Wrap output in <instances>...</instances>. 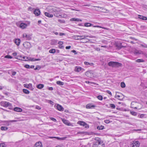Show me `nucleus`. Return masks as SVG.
I'll list each match as a JSON object with an SVG mask.
<instances>
[{
	"instance_id": "1",
	"label": "nucleus",
	"mask_w": 147,
	"mask_h": 147,
	"mask_svg": "<svg viewBox=\"0 0 147 147\" xmlns=\"http://www.w3.org/2000/svg\"><path fill=\"white\" fill-rule=\"evenodd\" d=\"M108 65L112 67H119L121 66V63L117 62L110 61L108 63Z\"/></svg>"
},
{
	"instance_id": "2",
	"label": "nucleus",
	"mask_w": 147,
	"mask_h": 147,
	"mask_svg": "<svg viewBox=\"0 0 147 147\" xmlns=\"http://www.w3.org/2000/svg\"><path fill=\"white\" fill-rule=\"evenodd\" d=\"M92 147H105V144L103 142H93Z\"/></svg>"
},
{
	"instance_id": "3",
	"label": "nucleus",
	"mask_w": 147,
	"mask_h": 147,
	"mask_svg": "<svg viewBox=\"0 0 147 147\" xmlns=\"http://www.w3.org/2000/svg\"><path fill=\"white\" fill-rule=\"evenodd\" d=\"M1 106L5 107H10L11 106V104L9 102L3 101L0 102Z\"/></svg>"
},
{
	"instance_id": "4",
	"label": "nucleus",
	"mask_w": 147,
	"mask_h": 147,
	"mask_svg": "<svg viewBox=\"0 0 147 147\" xmlns=\"http://www.w3.org/2000/svg\"><path fill=\"white\" fill-rule=\"evenodd\" d=\"M30 24V22H27V23H21L20 24L19 27L22 29H24L29 26Z\"/></svg>"
},
{
	"instance_id": "5",
	"label": "nucleus",
	"mask_w": 147,
	"mask_h": 147,
	"mask_svg": "<svg viewBox=\"0 0 147 147\" xmlns=\"http://www.w3.org/2000/svg\"><path fill=\"white\" fill-rule=\"evenodd\" d=\"M24 86L25 87L28 88L31 90H33L34 89V88L33 87L32 84L31 83H29L28 84H24Z\"/></svg>"
},
{
	"instance_id": "6",
	"label": "nucleus",
	"mask_w": 147,
	"mask_h": 147,
	"mask_svg": "<svg viewBox=\"0 0 147 147\" xmlns=\"http://www.w3.org/2000/svg\"><path fill=\"white\" fill-rule=\"evenodd\" d=\"M138 104H139L136 102H132L131 103V107L134 109H140L141 108H139L138 106H137L136 107H134V105H137Z\"/></svg>"
},
{
	"instance_id": "7",
	"label": "nucleus",
	"mask_w": 147,
	"mask_h": 147,
	"mask_svg": "<svg viewBox=\"0 0 147 147\" xmlns=\"http://www.w3.org/2000/svg\"><path fill=\"white\" fill-rule=\"evenodd\" d=\"M23 45L26 48H30L32 47L30 43L28 42H26L24 43Z\"/></svg>"
},
{
	"instance_id": "8",
	"label": "nucleus",
	"mask_w": 147,
	"mask_h": 147,
	"mask_svg": "<svg viewBox=\"0 0 147 147\" xmlns=\"http://www.w3.org/2000/svg\"><path fill=\"white\" fill-rule=\"evenodd\" d=\"M132 147H139L140 143L138 141H134L132 143Z\"/></svg>"
},
{
	"instance_id": "9",
	"label": "nucleus",
	"mask_w": 147,
	"mask_h": 147,
	"mask_svg": "<svg viewBox=\"0 0 147 147\" xmlns=\"http://www.w3.org/2000/svg\"><path fill=\"white\" fill-rule=\"evenodd\" d=\"M54 106L56 107V109L59 111H63L64 110V108L59 104H57L56 105H55Z\"/></svg>"
},
{
	"instance_id": "10",
	"label": "nucleus",
	"mask_w": 147,
	"mask_h": 147,
	"mask_svg": "<svg viewBox=\"0 0 147 147\" xmlns=\"http://www.w3.org/2000/svg\"><path fill=\"white\" fill-rule=\"evenodd\" d=\"M23 37L24 38H26L27 40H30L31 38L30 35H28L26 33L23 34Z\"/></svg>"
},
{
	"instance_id": "11",
	"label": "nucleus",
	"mask_w": 147,
	"mask_h": 147,
	"mask_svg": "<svg viewBox=\"0 0 147 147\" xmlns=\"http://www.w3.org/2000/svg\"><path fill=\"white\" fill-rule=\"evenodd\" d=\"M84 70V69L79 66H76L75 69V71L77 72H79L82 71Z\"/></svg>"
},
{
	"instance_id": "12",
	"label": "nucleus",
	"mask_w": 147,
	"mask_h": 147,
	"mask_svg": "<svg viewBox=\"0 0 147 147\" xmlns=\"http://www.w3.org/2000/svg\"><path fill=\"white\" fill-rule=\"evenodd\" d=\"M115 97L116 98H117L120 100H122L123 97V95L121 94H116L115 95Z\"/></svg>"
},
{
	"instance_id": "13",
	"label": "nucleus",
	"mask_w": 147,
	"mask_h": 147,
	"mask_svg": "<svg viewBox=\"0 0 147 147\" xmlns=\"http://www.w3.org/2000/svg\"><path fill=\"white\" fill-rule=\"evenodd\" d=\"M74 37H80V38H76V40H80V39H84L85 38L87 37V36H85V35H75Z\"/></svg>"
},
{
	"instance_id": "14",
	"label": "nucleus",
	"mask_w": 147,
	"mask_h": 147,
	"mask_svg": "<svg viewBox=\"0 0 147 147\" xmlns=\"http://www.w3.org/2000/svg\"><path fill=\"white\" fill-rule=\"evenodd\" d=\"M34 13L37 16H38L40 13V11L39 9H36L34 10Z\"/></svg>"
},
{
	"instance_id": "15",
	"label": "nucleus",
	"mask_w": 147,
	"mask_h": 147,
	"mask_svg": "<svg viewBox=\"0 0 147 147\" xmlns=\"http://www.w3.org/2000/svg\"><path fill=\"white\" fill-rule=\"evenodd\" d=\"M85 74L87 76L89 77L93 74V71L92 70H89L86 72Z\"/></svg>"
},
{
	"instance_id": "16",
	"label": "nucleus",
	"mask_w": 147,
	"mask_h": 147,
	"mask_svg": "<svg viewBox=\"0 0 147 147\" xmlns=\"http://www.w3.org/2000/svg\"><path fill=\"white\" fill-rule=\"evenodd\" d=\"M116 47L119 49H121L122 47H125L122 46V43H116Z\"/></svg>"
},
{
	"instance_id": "17",
	"label": "nucleus",
	"mask_w": 147,
	"mask_h": 147,
	"mask_svg": "<svg viewBox=\"0 0 147 147\" xmlns=\"http://www.w3.org/2000/svg\"><path fill=\"white\" fill-rule=\"evenodd\" d=\"M95 107V105H92V104H88L86 106L87 109H94Z\"/></svg>"
},
{
	"instance_id": "18",
	"label": "nucleus",
	"mask_w": 147,
	"mask_h": 147,
	"mask_svg": "<svg viewBox=\"0 0 147 147\" xmlns=\"http://www.w3.org/2000/svg\"><path fill=\"white\" fill-rule=\"evenodd\" d=\"M34 147H42V144L40 142H38L35 144Z\"/></svg>"
},
{
	"instance_id": "19",
	"label": "nucleus",
	"mask_w": 147,
	"mask_h": 147,
	"mask_svg": "<svg viewBox=\"0 0 147 147\" xmlns=\"http://www.w3.org/2000/svg\"><path fill=\"white\" fill-rule=\"evenodd\" d=\"M94 140H95V141L94 142H103L100 138H99L97 137L94 138Z\"/></svg>"
},
{
	"instance_id": "20",
	"label": "nucleus",
	"mask_w": 147,
	"mask_h": 147,
	"mask_svg": "<svg viewBox=\"0 0 147 147\" xmlns=\"http://www.w3.org/2000/svg\"><path fill=\"white\" fill-rule=\"evenodd\" d=\"M137 53H139L140 54H144V56L146 58H147V54L146 53H143V52L141 51H138V52H134L135 54H137Z\"/></svg>"
},
{
	"instance_id": "21",
	"label": "nucleus",
	"mask_w": 147,
	"mask_h": 147,
	"mask_svg": "<svg viewBox=\"0 0 147 147\" xmlns=\"http://www.w3.org/2000/svg\"><path fill=\"white\" fill-rule=\"evenodd\" d=\"M63 123L66 125H67L70 126L71 125V124L70 123L69 121L65 119H63Z\"/></svg>"
},
{
	"instance_id": "22",
	"label": "nucleus",
	"mask_w": 147,
	"mask_h": 147,
	"mask_svg": "<svg viewBox=\"0 0 147 147\" xmlns=\"http://www.w3.org/2000/svg\"><path fill=\"white\" fill-rule=\"evenodd\" d=\"M14 110L15 111L18 112H21L22 111V109L18 107H16L14 108Z\"/></svg>"
},
{
	"instance_id": "23",
	"label": "nucleus",
	"mask_w": 147,
	"mask_h": 147,
	"mask_svg": "<svg viewBox=\"0 0 147 147\" xmlns=\"http://www.w3.org/2000/svg\"><path fill=\"white\" fill-rule=\"evenodd\" d=\"M15 43L18 46L19 45L20 43V40L19 39H17L15 40Z\"/></svg>"
},
{
	"instance_id": "24",
	"label": "nucleus",
	"mask_w": 147,
	"mask_h": 147,
	"mask_svg": "<svg viewBox=\"0 0 147 147\" xmlns=\"http://www.w3.org/2000/svg\"><path fill=\"white\" fill-rule=\"evenodd\" d=\"M138 17L139 18L143 20H147V18L146 17L142 15H138Z\"/></svg>"
},
{
	"instance_id": "25",
	"label": "nucleus",
	"mask_w": 147,
	"mask_h": 147,
	"mask_svg": "<svg viewBox=\"0 0 147 147\" xmlns=\"http://www.w3.org/2000/svg\"><path fill=\"white\" fill-rule=\"evenodd\" d=\"M45 16L48 17L52 18L53 16V15L47 12H45Z\"/></svg>"
},
{
	"instance_id": "26",
	"label": "nucleus",
	"mask_w": 147,
	"mask_h": 147,
	"mask_svg": "<svg viewBox=\"0 0 147 147\" xmlns=\"http://www.w3.org/2000/svg\"><path fill=\"white\" fill-rule=\"evenodd\" d=\"M54 15L56 17H57L61 16V15H60L59 12L57 11H55V13H54Z\"/></svg>"
},
{
	"instance_id": "27",
	"label": "nucleus",
	"mask_w": 147,
	"mask_h": 147,
	"mask_svg": "<svg viewBox=\"0 0 147 147\" xmlns=\"http://www.w3.org/2000/svg\"><path fill=\"white\" fill-rule=\"evenodd\" d=\"M70 21H76L77 22L79 21H81L82 20H80L78 18H71L70 19Z\"/></svg>"
},
{
	"instance_id": "28",
	"label": "nucleus",
	"mask_w": 147,
	"mask_h": 147,
	"mask_svg": "<svg viewBox=\"0 0 147 147\" xmlns=\"http://www.w3.org/2000/svg\"><path fill=\"white\" fill-rule=\"evenodd\" d=\"M57 43V41L55 40H51V45H56Z\"/></svg>"
},
{
	"instance_id": "29",
	"label": "nucleus",
	"mask_w": 147,
	"mask_h": 147,
	"mask_svg": "<svg viewBox=\"0 0 147 147\" xmlns=\"http://www.w3.org/2000/svg\"><path fill=\"white\" fill-rule=\"evenodd\" d=\"M44 85L43 84H39L37 86V88L40 89L44 87Z\"/></svg>"
},
{
	"instance_id": "30",
	"label": "nucleus",
	"mask_w": 147,
	"mask_h": 147,
	"mask_svg": "<svg viewBox=\"0 0 147 147\" xmlns=\"http://www.w3.org/2000/svg\"><path fill=\"white\" fill-rule=\"evenodd\" d=\"M84 64L86 65H90L91 66H92L94 65V63H89L87 62H84Z\"/></svg>"
},
{
	"instance_id": "31",
	"label": "nucleus",
	"mask_w": 147,
	"mask_h": 147,
	"mask_svg": "<svg viewBox=\"0 0 147 147\" xmlns=\"http://www.w3.org/2000/svg\"><path fill=\"white\" fill-rule=\"evenodd\" d=\"M97 128L98 130H102L104 129V127L102 125L100 126H98L97 127Z\"/></svg>"
},
{
	"instance_id": "32",
	"label": "nucleus",
	"mask_w": 147,
	"mask_h": 147,
	"mask_svg": "<svg viewBox=\"0 0 147 147\" xmlns=\"http://www.w3.org/2000/svg\"><path fill=\"white\" fill-rule=\"evenodd\" d=\"M56 83L57 84L60 85H63L64 84V82L59 81H57L56 82Z\"/></svg>"
},
{
	"instance_id": "33",
	"label": "nucleus",
	"mask_w": 147,
	"mask_h": 147,
	"mask_svg": "<svg viewBox=\"0 0 147 147\" xmlns=\"http://www.w3.org/2000/svg\"><path fill=\"white\" fill-rule=\"evenodd\" d=\"M79 124L80 125L83 126H85L87 125V124L83 121H80Z\"/></svg>"
},
{
	"instance_id": "34",
	"label": "nucleus",
	"mask_w": 147,
	"mask_h": 147,
	"mask_svg": "<svg viewBox=\"0 0 147 147\" xmlns=\"http://www.w3.org/2000/svg\"><path fill=\"white\" fill-rule=\"evenodd\" d=\"M55 52H56V51H55V49H50L49 51V52L50 53H55Z\"/></svg>"
},
{
	"instance_id": "35",
	"label": "nucleus",
	"mask_w": 147,
	"mask_h": 147,
	"mask_svg": "<svg viewBox=\"0 0 147 147\" xmlns=\"http://www.w3.org/2000/svg\"><path fill=\"white\" fill-rule=\"evenodd\" d=\"M8 129V127L5 126H2L1 127V129L2 130H7Z\"/></svg>"
},
{
	"instance_id": "36",
	"label": "nucleus",
	"mask_w": 147,
	"mask_h": 147,
	"mask_svg": "<svg viewBox=\"0 0 147 147\" xmlns=\"http://www.w3.org/2000/svg\"><path fill=\"white\" fill-rule=\"evenodd\" d=\"M23 91L24 93L26 94H29L30 93L29 91L26 89H23Z\"/></svg>"
},
{
	"instance_id": "37",
	"label": "nucleus",
	"mask_w": 147,
	"mask_h": 147,
	"mask_svg": "<svg viewBox=\"0 0 147 147\" xmlns=\"http://www.w3.org/2000/svg\"><path fill=\"white\" fill-rule=\"evenodd\" d=\"M92 24L90 23H85L84 24V25L86 27H89L90 26H92Z\"/></svg>"
},
{
	"instance_id": "38",
	"label": "nucleus",
	"mask_w": 147,
	"mask_h": 147,
	"mask_svg": "<svg viewBox=\"0 0 147 147\" xmlns=\"http://www.w3.org/2000/svg\"><path fill=\"white\" fill-rule=\"evenodd\" d=\"M136 61L138 63L144 62V60L142 59H138L136 60Z\"/></svg>"
},
{
	"instance_id": "39",
	"label": "nucleus",
	"mask_w": 147,
	"mask_h": 147,
	"mask_svg": "<svg viewBox=\"0 0 147 147\" xmlns=\"http://www.w3.org/2000/svg\"><path fill=\"white\" fill-rule=\"evenodd\" d=\"M110 106L112 109H115V106L114 104H110Z\"/></svg>"
},
{
	"instance_id": "40",
	"label": "nucleus",
	"mask_w": 147,
	"mask_h": 147,
	"mask_svg": "<svg viewBox=\"0 0 147 147\" xmlns=\"http://www.w3.org/2000/svg\"><path fill=\"white\" fill-rule=\"evenodd\" d=\"M130 113L132 115L134 116H136L137 115V113L136 112L133 111H131L130 112Z\"/></svg>"
},
{
	"instance_id": "41",
	"label": "nucleus",
	"mask_w": 147,
	"mask_h": 147,
	"mask_svg": "<svg viewBox=\"0 0 147 147\" xmlns=\"http://www.w3.org/2000/svg\"><path fill=\"white\" fill-rule=\"evenodd\" d=\"M121 86L122 88L125 87V83L123 82H121Z\"/></svg>"
},
{
	"instance_id": "42",
	"label": "nucleus",
	"mask_w": 147,
	"mask_h": 147,
	"mask_svg": "<svg viewBox=\"0 0 147 147\" xmlns=\"http://www.w3.org/2000/svg\"><path fill=\"white\" fill-rule=\"evenodd\" d=\"M5 58L8 59H12V56H10L9 55H7L5 56Z\"/></svg>"
},
{
	"instance_id": "43",
	"label": "nucleus",
	"mask_w": 147,
	"mask_h": 147,
	"mask_svg": "<svg viewBox=\"0 0 147 147\" xmlns=\"http://www.w3.org/2000/svg\"><path fill=\"white\" fill-rule=\"evenodd\" d=\"M58 21L60 23H64L65 22V21L64 20H61L60 19H59L58 20Z\"/></svg>"
},
{
	"instance_id": "44",
	"label": "nucleus",
	"mask_w": 147,
	"mask_h": 147,
	"mask_svg": "<svg viewBox=\"0 0 147 147\" xmlns=\"http://www.w3.org/2000/svg\"><path fill=\"white\" fill-rule=\"evenodd\" d=\"M40 59H41L39 58L34 59L33 58L31 60V61H40Z\"/></svg>"
},
{
	"instance_id": "45",
	"label": "nucleus",
	"mask_w": 147,
	"mask_h": 147,
	"mask_svg": "<svg viewBox=\"0 0 147 147\" xmlns=\"http://www.w3.org/2000/svg\"><path fill=\"white\" fill-rule=\"evenodd\" d=\"M100 100H101L102 99V96L101 95H99L97 97Z\"/></svg>"
},
{
	"instance_id": "46",
	"label": "nucleus",
	"mask_w": 147,
	"mask_h": 147,
	"mask_svg": "<svg viewBox=\"0 0 147 147\" xmlns=\"http://www.w3.org/2000/svg\"><path fill=\"white\" fill-rule=\"evenodd\" d=\"M85 83L88 84H94L95 83L92 82H90L88 81H86L85 82Z\"/></svg>"
},
{
	"instance_id": "47",
	"label": "nucleus",
	"mask_w": 147,
	"mask_h": 147,
	"mask_svg": "<svg viewBox=\"0 0 147 147\" xmlns=\"http://www.w3.org/2000/svg\"><path fill=\"white\" fill-rule=\"evenodd\" d=\"M0 147H5V144L3 143H0Z\"/></svg>"
},
{
	"instance_id": "48",
	"label": "nucleus",
	"mask_w": 147,
	"mask_h": 147,
	"mask_svg": "<svg viewBox=\"0 0 147 147\" xmlns=\"http://www.w3.org/2000/svg\"><path fill=\"white\" fill-rule=\"evenodd\" d=\"M24 67L27 68H30V66L26 64L24 65Z\"/></svg>"
},
{
	"instance_id": "49",
	"label": "nucleus",
	"mask_w": 147,
	"mask_h": 147,
	"mask_svg": "<svg viewBox=\"0 0 147 147\" xmlns=\"http://www.w3.org/2000/svg\"><path fill=\"white\" fill-rule=\"evenodd\" d=\"M50 119L51 120H52V121H55V122H56L57 121L56 119H55L54 118H53V117L50 118Z\"/></svg>"
},
{
	"instance_id": "50",
	"label": "nucleus",
	"mask_w": 147,
	"mask_h": 147,
	"mask_svg": "<svg viewBox=\"0 0 147 147\" xmlns=\"http://www.w3.org/2000/svg\"><path fill=\"white\" fill-rule=\"evenodd\" d=\"M104 122L106 123H109L110 122V121L109 120H106L104 121Z\"/></svg>"
},
{
	"instance_id": "51",
	"label": "nucleus",
	"mask_w": 147,
	"mask_h": 147,
	"mask_svg": "<svg viewBox=\"0 0 147 147\" xmlns=\"http://www.w3.org/2000/svg\"><path fill=\"white\" fill-rule=\"evenodd\" d=\"M48 102L49 103H50V104H51L52 105H53V102L51 100H48Z\"/></svg>"
},
{
	"instance_id": "52",
	"label": "nucleus",
	"mask_w": 147,
	"mask_h": 147,
	"mask_svg": "<svg viewBox=\"0 0 147 147\" xmlns=\"http://www.w3.org/2000/svg\"><path fill=\"white\" fill-rule=\"evenodd\" d=\"M58 47L59 48L61 49H63L64 48V47L62 45H59L58 46Z\"/></svg>"
},
{
	"instance_id": "53",
	"label": "nucleus",
	"mask_w": 147,
	"mask_h": 147,
	"mask_svg": "<svg viewBox=\"0 0 147 147\" xmlns=\"http://www.w3.org/2000/svg\"><path fill=\"white\" fill-rule=\"evenodd\" d=\"M93 27H98V28H103L101 26H93Z\"/></svg>"
},
{
	"instance_id": "54",
	"label": "nucleus",
	"mask_w": 147,
	"mask_h": 147,
	"mask_svg": "<svg viewBox=\"0 0 147 147\" xmlns=\"http://www.w3.org/2000/svg\"><path fill=\"white\" fill-rule=\"evenodd\" d=\"M63 43V42L62 41H59L58 43V44L60 45H62Z\"/></svg>"
},
{
	"instance_id": "55",
	"label": "nucleus",
	"mask_w": 147,
	"mask_h": 147,
	"mask_svg": "<svg viewBox=\"0 0 147 147\" xmlns=\"http://www.w3.org/2000/svg\"><path fill=\"white\" fill-rule=\"evenodd\" d=\"M59 35L60 36H62L63 35H65V34H64V33H60L59 34Z\"/></svg>"
},
{
	"instance_id": "56",
	"label": "nucleus",
	"mask_w": 147,
	"mask_h": 147,
	"mask_svg": "<svg viewBox=\"0 0 147 147\" xmlns=\"http://www.w3.org/2000/svg\"><path fill=\"white\" fill-rule=\"evenodd\" d=\"M107 92L109 94H110L111 95V92L110 91H109V90H107Z\"/></svg>"
},
{
	"instance_id": "57",
	"label": "nucleus",
	"mask_w": 147,
	"mask_h": 147,
	"mask_svg": "<svg viewBox=\"0 0 147 147\" xmlns=\"http://www.w3.org/2000/svg\"><path fill=\"white\" fill-rule=\"evenodd\" d=\"M12 55L13 56H16L17 55V53H16V52H14V53H12Z\"/></svg>"
},
{
	"instance_id": "58",
	"label": "nucleus",
	"mask_w": 147,
	"mask_h": 147,
	"mask_svg": "<svg viewBox=\"0 0 147 147\" xmlns=\"http://www.w3.org/2000/svg\"><path fill=\"white\" fill-rule=\"evenodd\" d=\"M71 47V46H67L66 47H65V48L67 49H69Z\"/></svg>"
},
{
	"instance_id": "59",
	"label": "nucleus",
	"mask_w": 147,
	"mask_h": 147,
	"mask_svg": "<svg viewBox=\"0 0 147 147\" xmlns=\"http://www.w3.org/2000/svg\"><path fill=\"white\" fill-rule=\"evenodd\" d=\"M53 138H56V139H57L58 140H59L61 139V138H60L59 137H54Z\"/></svg>"
},
{
	"instance_id": "60",
	"label": "nucleus",
	"mask_w": 147,
	"mask_h": 147,
	"mask_svg": "<svg viewBox=\"0 0 147 147\" xmlns=\"http://www.w3.org/2000/svg\"><path fill=\"white\" fill-rule=\"evenodd\" d=\"M141 45L144 47L147 48V45Z\"/></svg>"
},
{
	"instance_id": "61",
	"label": "nucleus",
	"mask_w": 147,
	"mask_h": 147,
	"mask_svg": "<svg viewBox=\"0 0 147 147\" xmlns=\"http://www.w3.org/2000/svg\"><path fill=\"white\" fill-rule=\"evenodd\" d=\"M16 73V72L15 71H13L12 72V75L13 76H15Z\"/></svg>"
},
{
	"instance_id": "62",
	"label": "nucleus",
	"mask_w": 147,
	"mask_h": 147,
	"mask_svg": "<svg viewBox=\"0 0 147 147\" xmlns=\"http://www.w3.org/2000/svg\"><path fill=\"white\" fill-rule=\"evenodd\" d=\"M53 88L52 87H50L49 88V90H53Z\"/></svg>"
},
{
	"instance_id": "63",
	"label": "nucleus",
	"mask_w": 147,
	"mask_h": 147,
	"mask_svg": "<svg viewBox=\"0 0 147 147\" xmlns=\"http://www.w3.org/2000/svg\"><path fill=\"white\" fill-rule=\"evenodd\" d=\"M36 109H40V108L38 106H37L36 107Z\"/></svg>"
},
{
	"instance_id": "64",
	"label": "nucleus",
	"mask_w": 147,
	"mask_h": 147,
	"mask_svg": "<svg viewBox=\"0 0 147 147\" xmlns=\"http://www.w3.org/2000/svg\"><path fill=\"white\" fill-rule=\"evenodd\" d=\"M55 147H63V146L61 145H58L55 146Z\"/></svg>"
}]
</instances>
